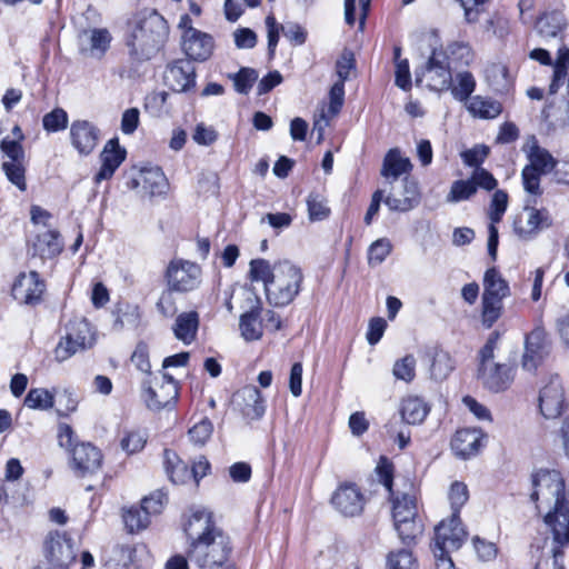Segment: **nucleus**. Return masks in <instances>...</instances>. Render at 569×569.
Segmentation results:
<instances>
[{
  "label": "nucleus",
  "instance_id": "1",
  "mask_svg": "<svg viewBox=\"0 0 569 569\" xmlns=\"http://www.w3.org/2000/svg\"><path fill=\"white\" fill-rule=\"evenodd\" d=\"M184 531L190 539L188 559L201 569L226 568L231 565L230 537L218 528L207 510L194 511Z\"/></svg>",
  "mask_w": 569,
  "mask_h": 569
},
{
  "label": "nucleus",
  "instance_id": "2",
  "mask_svg": "<svg viewBox=\"0 0 569 569\" xmlns=\"http://www.w3.org/2000/svg\"><path fill=\"white\" fill-rule=\"evenodd\" d=\"M249 278L264 284L267 300L274 307L290 305L301 290L303 273L301 269L288 260L270 264L266 259L250 261Z\"/></svg>",
  "mask_w": 569,
  "mask_h": 569
},
{
  "label": "nucleus",
  "instance_id": "3",
  "mask_svg": "<svg viewBox=\"0 0 569 569\" xmlns=\"http://www.w3.org/2000/svg\"><path fill=\"white\" fill-rule=\"evenodd\" d=\"M532 492L530 499L539 502L537 508L545 505L549 508L543 520L552 535V541L560 546L569 545V522H561V498L565 491V480L557 470L540 469L531 476Z\"/></svg>",
  "mask_w": 569,
  "mask_h": 569
},
{
  "label": "nucleus",
  "instance_id": "4",
  "mask_svg": "<svg viewBox=\"0 0 569 569\" xmlns=\"http://www.w3.org/2000/svg\"><path fill=\"white\" fill-rule=\"evenodd\" d=\"M129 27L127 46L131 58L137 61L151 59L163 46L168 36L167 22L156 11L137 12L129 21Z\"/></svg>",
  "mask_w": 569,
  "mask_h": 569
},
{
  "label": "nucleus",
  "instance_id": "5",
  "mask_svg": "<svg viewBox=\"0 0 569 569\" xmlns=\"http://www.w3.org/2000/svg\"><path fill=\"white\" fill-rule=\"evenodd\" d=\"M523 151L528 159V163L521 171L523 189L530 196L539 197L542 194L541 176L552 172L558 164V160L547 149L539 146L535 136L527 141Z\"/></svg>",
  "mask_w": 569,
  "mask_h": 569
},
{
  "label": "nucleus",
  "instance_id": "6",
  "mask_svg": "<svg viewBox=\"0 0 569 569\" xmlns=\"http://www.w3.org/2000/svg\"><path fill=\"white\" fill-rule=\"evenodd\" d=\"M59 445L70 450L71 467L78 477H84L97 472L102 463V453L90 442L73 443V429L67 423L58 427Z\"/></svg>",
  "mask_w": 569,
  "mask_h": 569
},
{
  "label": "nucleus",
  "instance_id": "7",
  "mask_svg": "<svg viewBox=\"0 0 569 569\" xmlns=\"http://www.w3.org/2000/svg\"><path fill=\"white\" fill-rule=\"evenodd\" d=\"M94 342L96 333L89 321L74 317L64 327V335L54 349V358L59 362L66 361L77 352L91 348Z\"/></svg>",
  "mask_w": 569,
  "mask_h": 569
},
{
  "label": "nucleus",
  "instance_id": "8",
  "mask_svg": "<svg viewBox=\"0 0 569 569\" xmlns=\"http://www.w3.org/2000/svg\"><path fill=\"white\" fill-rule=\"evenodd\" d=\"M510 295L507 280L496 268H490L483 276L482 325L491 328L502 313V300Z\"/></svg>",
  "mask_w": 569,
  "mask_h": 569
},
{
  "label": "nucleus",
  "instance_id": "9",
  "mask_svg": "<svg viewBox=\"0 0 569 569\" xmlns=\"http://www.w3.org/2000/svg\"><path fill=\"white\" fill-rule=\"evenodd\" d=\"M164 278L170 291L186 293L200 287L202 270L189 260L173 259L167 267Z\"/></svg>",
  "mask_w": 569,
  "mask_h": 569
},
{
  "label": "nucleus",
  "instance_id": "10",
  "mask_svg": "<svg viewBox=\"0 0 569 569\" xmlns=\"http://www.w3.org/2000/svg\"><path fill=\"white\" fill-rule=\"evenodd\" d=\"M497 184L498 181L491 172L485 168H478L468 179L453 181L446 200L450 203L466 201L473 197L478 189L492 191Z\"/></svg>",
  "mask_w": 569,
  "mask_h": 569
},
{
  "label": "nucleus",
  "instance_id": "11",
  "mask_svg": "<svg viewBox=\"0 0 569 569\" xmlns=\"http://www.w3.org/2000/svg\"><path fill=\"white\" fill-rule=\"evenodd\" d=\"M467 539V531L462 527L460 517L455 515L448 520L441 521L435 528L433 555L442 556L443 552L458 550Z\"/></svg>",
  "mask_w": 569,
  "mask_h": 569
},
{
  "label": "nucleus",
  "instance_id": "12",
  "mask_svg": "<svg viewBox=\"0 0 569 569\" xmlns=\"http://www.w3.org/2000/svg\"><path fill=\"white\" fill-rule=\"evenodd\" d=\"M0 150L8 158V160L2 163V170L6 177L19 190L24 191L27 189L26 154L22 144L19 141L6 137L0 142Z\"/></svg>",
  "mask_w": 569,
  "mask_h": 569
},
{
  "label": "nucleus",
  "instance_id": "13",
  "mask_svg": "<svg viewBox=\"0 0 569 569\" xmlns=\"http://www.w3.org/2000/svg\"><path fill=\"white\" fill-rule=\"evenodd\" d=\"M538 407L541 416L546 419H557L566 411L568 403L558 375L551 376L540 388Z\"/></svg>",
  "mask_w": 569,
  "mask_h": 569
},
{
  "label": "nucleus",
  "instance_id": "14",
  "mask_svg": "<svg viewBox=\"0 0 569 569\" xmlns=\"http://www.w3.org/2000/svg\"><path fill=\"white\" fill-rule=\"evenodd\" d=\"M550 340L542 326H537L525 340V352L522 356V368L527 371H535L542 363L550 352Z\"/></svg>",
  "mask_w": 569,
  "mask_h": 569
},
{
  "label": "nucleus",
  "instance_id": "15",
  "mask_svg": "<svg viewBox=\"0 0 569 569\" xmlns=\"http://www.w3.org/2000/svg\"><path fill=\"white\" fill-rule=\"evenodd\" d=\"M44 557L54 569H68L76 560L70 539L58 531L50 532L44 541Z\"/></svg>",
  "mask_w": 569,
  "mask_h": 569
},
{
  "label": "nucleus",
  "instance_id": "16",
  "mask_svg": "<svg viewBox=\"0 0 569 569\" xmlns=\"http://www.w3.org/2000/svg\"><path fill=\"white\" fill-rule=\"evenodd\" d=\"M528 203H531L528 200ZM552 219L547 209H537L527 204L523 213L513 221V230L521 239H530L540 230L549 228Z\"/></svg>",
  "mask_w": 569,
  "mask_h": 569
},
{
  "label": "nucleus",
  "instance_id": "17",
  "mask_svg": "<svg viewBox=\"0 0 569 569\" xmlns=\"http://www.w3.org/2000/svg\"><path fill=\"white\" fill-rule=\"evenodd\" d=\"M331 503L342 516L356 517L362 513L366 500L356 483L346 482L333 492Z\"/></svg>",
  "mask_w": 569,
  "mask_h": 569
},
{
  "label": "nucleus",
  "instance_id": "18",
  "mask_svg": "<svg viewBox=\"0 0 569 569\" xmlns=\"http://www.w3.org/2000/svg\"><path fill=\"white\" fill-rule=\"evenodd\" d=\"M181 47L188 60L203 62L213 53V37L200 30L182 32Z\"/></svg>",
  "mask_w": 569,
  "mask_h": 569
},
{
  "label": "nucleus",
  "instance_id": "19",
  "mask_svg": "<svg viewBox=\"0 0 569 569\" xmlns=\"http://www.w3.org/2000/svg\"><path fill=\"white\" fill-rule=\"evenodd\" d=\"M178 382L169 373L162 375V382L156 387H148L144 390V401L147 407L153 411L174 405L178 400Z\"/></svg>",
  "mask_w": 569,
  "mask_h": 569
},
{
  "label": "nucleus",
  "instance_id": "20",
  "mask_svg": "<svg viewBox=\"0 0 569 569\" xmlns=\"http://www.w3.org/2000/svg\"><path fill=\"white\" fill-rule=\"evenodd\" d=\"M44 288V282L37 271L23 272L13 282L12 297L20 303L34 306L41 301Z\"/></svg>",
  "mask_w": 569,
  "mask_h": 569
},
{
  "label": "nucleus",
  "instance_id": "21",
  "mask_svg": "<svg viewBox=\"0 0 569 569\" xmlns=\"http://www.w3.org/2000/svg\"><path fill=\"white\" fill-rule=\"evenodd\" d=\"M164 81L174 92H186L196 86V68L190 60H176L167 67Z\"/></svg>",
  "mask_w": 569,
  "mask_h": 569
},
{
  "label": "nucleus",
  "instance_id": "22",
  "mask_svg": "<svg viewBox=\"0 0 569 569\" xmlns=\"http://www.w3.org/2000/svg\"><path fill=\"white\" fill-rule=\"evenodd\" d=\"M423 76L427 78V86L433 91L447 90L452 83L451 68L436 49L427 61Z\"/></svg>",
  "mask_w": 569,
  "mask_h": 569
},
{
  "label": "nucleus",
  "instance_id": "23",
  "mask_svg": "<svg viewBox=\"0 0 569 569\" xmlns=\"http://www.w3.org/2000/svg\"><path fill=\"white\" fill-rule=\"evenodd\" d=\"M99 136V129L88 120H76L71 123V144L80 154H90L98 144Z\"/></svg>",
  "mask_w": 569,
  "mask_h": 569
},
{
  "label": "nucleus",
  "instance_id": "24",
  "mask_svg": "<svg viewBox=\"0 0 569 569\" xmlns=\"http://www.w3.org/2000/svg\"><path fill=\"white\" fill-rule=\"evenodd\" d=\"M478 372L482 385L492 392L507 390L515 378V368L506 363H492Z\"/></svg>",
  "mask_w": 569,
  "mask_h": 569
},
{
  "label": "nucleus",
  "instance_id": "25",
  "mask_svg": "<svg viewBox=\"0 0 569 569\" xmlns=\"http://www.w3.org/2000/svg\"><path fill=\"white\" fill-rule=\"evenodd\" d=\"M485 435L478 428H462L457 430L452 440L451 449L456 456L467 459L476 456L483 446Z\"/></svg>",
  "mask_w": 569,
  "mask_h": 569
},
{
  "label": "nucleus",
  "instance_id": "26",
  "mask_svg": "<svg viewBox=\"0 0 569 569\" xmlns=\"http://www.w3.org/2000/svg\"><path fill=\"white\" fill-rule=\"evenodd\" d=\"M126 150L120 147L119 141L117 138L110 139L102 152H101V168L97 172L94 180L97 182H101L102 180H107L111 178L114 173V171L119 168V166L126 159Z\"/></svg>",
  "mask_w": 569,
  "mask_h": 569
},
{
  "label": "nucleus",
  "instance_id": "27",
  "mask_svg": "<svg viewBox=\"0 0 569 569\" xmlns=\"http://www.w3.org/2000/svg\"><path fill=\"white\" fill-rule=\"evenodd\" d=\"M142 186V189L151 197L162 196L167 192L169 183L163 171L159 167L142 168L139 178L131 181V188Z\"/></svg>",
  "mask_w": 569,
  "mask_h": 569
},
{
  "label": "nucleus",
  "instance_id": "28",
  "mask_svg": "<svg viewBox=\"0 0 569 569\" xmlns=\"http://www.w3.org/2000/svg\"><path fill=\"white\" fill-rule=\"evenodd\" d=\"M236 402L241 406L243 416L260 419L266 410L264 399L256 386H246L234 395Z\"/></svg>",
  "mask_w": 569,
  "mask_h": 569
},
{
  "label": "nucleus",
  "instance_id": "29",
  "mask_svg": "<svg viewBox=\"0 0 569 569\" xmlns=\"http://www.w3.org/2000/svg\"><path fill=\"white\" fill-rule=\"evenodd\" d=\"M438 53L451 69L467 67L475 59L473 50L467 41H451L443 50H438Z\"/></svg>",
  "mask_w": 569,
  "mask_h": 569
},
{
  "label": "nucleus",
  "instance_id": "30",
  "mask_svg": "<svg viewBox=\"0 0 569 569\" xmlns=\"http://www.w3.org/2000/svg\"><path fill=\"white\" fill-rule=\"evenodd\" d=\"M399 412L403 422L420 425L430 412V406L420 397L408 396L401 400Z\"/></svg>",
  "mask_w": 569,
  "mask_h": 569
},
{
  "label": "nucleus",
  "instance_id": "31",
  "mask_svg": "<svg viewBox=\"0 0 569 569\" xmlns=\"http://www.w3.org/2000/svg\"><path fill=\"white\" fill-rule=\"evenodd\" d=\"M199 315L197 311L180 313L173 323L172 330L174 337L184 345H190L196 340L199 328Z\"/></svg>",
  "mask_w": 569,
  "mask_h": 569
},
{
  "label": "nucleus",
  "instance_id": "32",
  "mask_svg": "<svg viewBox=\"0 0 569 569\" xmlns=\"http://www.w3.org/2000/svg\"><path fill=\"white\" fill-rule=\"evenodd\" d=\"M431 365H430V376L436 381H442L449 377V375L453 371L456 362L451 358L448 351L433 347L428 352Z\"/></svg>",
  "mask_w": 569,
  "mask_h": 569
},
{
  "label": "nucleus",
  "instance_id": "33",
  "mask_svg": "<svg viewBox=\"0 0 569 569\" xmlns=\"http://www.w3.org/2000/svg\"><path fill=\"white\" fill-rule=\"evenodd\" d=\"M567 27V19L562 11L553 10L540 16L536 23L538 33L543 38H556Z\"/></svg>",
  "mask_w": 569,
  "mask_h": 569
},
{
  "label": "nucleus",
  "instance_id": "34",
  "mask_svg": "<svg viewBox=\"0 0 569 569\" xmlns=\"http://www.w3.org/2000/svg\"><path fill=\"white\" fill-rule=\"evenodd\" d=\"M163 465L172 483L183 485L191 480V472L187 463L183 462L174 451L164 449Z\"/></svg>",
  "mask_w": 569,
  "mask_h": 569
},
{
  "label": "nucleus",
  "instance_id": "35",
  "mask_svg": "<svg viewBox=\"0 0 569 569\" xmlns=\"http://www.w3.org/2000/svg\"><path fill=\"white\" fill-rule=\"evenodd\" d=\"M412 164L408 158H403L398 149H391L385 156L381 176L385 178L398 179L401 174L408 173Z\"/></svg>",
  "mask_w": 569,
  "mask_h": 569
},
{
  "label": "nucleus",
  "instance_id": "36",
  "mask_svg": "<svg viewBox=\"0 0 569 569\" xmlns=\"http://www.w3.org/2000/svg\"><path fill=\"white\" fill-rule=\"evenodd\" d=\"M468 111L476 118L495 119L502 112V104L493 99L476 96L468 104Z\"/></svg>",
  "mask_w": 569,
  "mask_h": 569
},
{
  "label": "nucleus",
  "instance_id": "37",
  "mask_svg": "<svg viewBox=\"0 0 569 569\" xmlns=\"http://www.w3.org/2000/svg\"><path fill=\"white\" fill-rule=\"evenodd\" d=\"M241 336L246 341H256L262 337L263 328L259 309H251L241 315L239 321Z\"/></svg>",
  "mask_w": 569,
  "mask_h": 569
},
{
  "label": "nucleus",
  "instance_id": "38",
  "mask_svg": "<svg viewBox=\"0 0 569 569\" xmlns=\"http://www.w3.org/2000/svg\"><path fill=\"white\" fill-rule=\"evenodd\" d=\"M393 521L417 519L418 507L416 497L409 493H402L392 499Z\"/></svg>",
  "mask_w": 569,
  "mask_h": 569
},
{
  "label": "nucleus",
  "instance_id": "39",
  "mask_svg": "<svg viewBox=\"0 0 569 569\" xmlns=\"http://www.w3.org/2000/svg\"><path fill=\"white\" fill-rule=\"evenodd\" d=\"M476 88V80L471 72L462 71L458 72L456 77H452V83L449 89L453 98L458 101H467Z\"/></svg>",
  "mask_w": 569,
  "mask_h": 569
},
{
  "label": "nucleus",
  "instance_id": "40",
  "mask_svg": "<svg viewBox=\"0 0 569 569\" xmlns=\"http://www.w3.org/2000/svg\"><path fill=\"white\" fill-rule=\"evenodd\" d=\"M23 403L29 409L47 411L54 406V393L44 388H32L28 391Z\"/></svg>",
  "mask_w": 569,
  "mask_h": 569
},
{
  "label": "nucleus",
  "instance_id": "41",
  "mask_svg": "<svg viewBox=\"0 0 569 569\" xmlns=\"http://www.w3.org/2000/svg\"><path fill=\"white\" fill-rule=\"evenodd\" d=\"M395 529L402 543L415 545L416 540L423 532V525L420 518L410 520L393 521Z\"/></svg>",
  "mask_w": 569,
  "mask_h": 569
},
{
  "label": "nucleus",
  "instance_id": "42",
  "mask_svg": "<svg viewBox=\"0 0 569 569\" xmlns=\"http://www.w3.org/2000/svg\"><path fill=\"white\" fill-rule=\"evenodd\" d=\"M308 218L311 222L326 220L331 210L326 197L319 192H311L307 198Z\"/></svg>",
  "mask_w": 569,
  "mask_h": 569
},
{
  "label": "nucleus",
  "instance_id": "43",
  "mask_svg": "<svg viewBox=\"0 0 569 569\" xmlns=\"http://www.w3.org/2000/svg\"><path fill=\"white\" fill-rule=\"evenodd\" d=\"M123 521L129 530V532H139L140 530L146 529L149 523L150 519L148 518V515L141 509V507H130L129 509L124 510L123 512Z\"/></svg>",
  "mask_w": 569,
  "mask_h": 569
},
{
  "label": "nucleus",
  "instance_id": "44",
  "mask_svg": "<svg viewBox=\"0 0 569 569\" xmlns=\"http://www.w3.org/2000/svg\"><path fill=\"white\" fill-rule=\"evenodd\" d=\"M387 569H418V561L408 549L389 552Z\"/></svg>",
  "mask_w": 569,
  "mask_h": 569
},
{
  "label": "nucleus",
  "instance_id": "45",
  "mask_svg": "<svg viewBox=\"0 0 569 569\" xmlns=\"http://www.w3.org/2000/svg\"><path fill=\"white\" fill-rule=\"evenodd\" d=\"M90 52L93 57H102L110 47L112 37L108 29H92L90 30Z\"/></svg>",
  "mask_w": 569,
  "mask_h": 569
},
{
  "label": "nucleus",
  "instance_id": "46",
  "mask_svg": "<svg viewBox=\"0 0 569 569\" xmlns=\"http://www.w3.org/2000/svg\"><path fill=\"white\" fill-rule=\"evenodd\" d=\"M396 379L411 382L416 377V359L412 355H406L397 360L392 368Z\"/></svg>",
  "mask_w": 569,
  "mask_h": 569
},
{
  "label": "nucleus",
  "instance_id": "47",
  "mask_svg": "<svg viewBox=\"0 0 569 569\" xmlns=\"http://www.w3.org/2000/svg\"><path fill=\"white\" fill-rule=\"evenodd\" d=\"M507 192L503 190H496L495 193L492 194L488 212L491 223L496 224L501 221L502 216L507 210Z\"/></svg>",
  "mask_w": 569,
  "mask_h": 569
},
{
  "label": "nucleus",
  "instance_id": "48",
  "mask_svg": "<svg viewBox=\"0 0 569 569\" xmlns=\"http://www.w3.org/2000/svg\"><path fill=\"white\" fill-rule=\"evenodd\" d=\"M232 79L236 91L241 94H247L257 81L258 72L251 68H241Z\"/></svg>",
  "mask_w": 569,
  "mask_h": 569
},
{
  "label": "nucleus",
  "instance_id": "49",
  "mask_svg": "<svg viewBox=\"0 0 569 569\" xmlns=\"http://www.w3.org/2000/svg\"><path fill=\"white\" fill-rule=\"evenodd\" d=\"M42 126L48 132L64 130L68 126V114L61 108H56L42 119Z\"/></svg>",
  "mask_w": 569,
  "mask_h": 569
},
{
  "label": "nucleus",
  "instance_id": "50",
  "mask_svg": "<svg viewBox=\"0 0 569 569\" xmlns=\"http://www.w3.org/2000/svg\"><path fill=\"white\" fill-rule=\"evenodd\" d=\"M38 241L40 246H43V253L49 257L59 254L62 251V242L60 240V233L57 230H47L39 234Z\"/></svg>",
  "mask_w": 569,
  "mask_h": 569
},
{
  "label": "nucleus",
  "instance_id": "51",
  "mask_svg": "<svg viewBox=\"0 0 569 569\" xmlns=\"http://www.w3.org/2000/svg\"><path fill=\"white\" fill-rule=\"evenodd\" d=\"M469 492L463 482L456 481L451 485L449 490V500L452 509L451 516H459L460 509L468 501Z\"/></svg>",
  "mask_w": 569,
  "mask_h": 569
},
{
  "label": "nucleus",
  "instance_id": "52",
  "mask_svg": "<svg viewBox=\"0 0 569 569\" xmlns=\"http://www.w3.org/2000/svg\"><path fill=\"white\" fill-rule=\"evenodd\" d=\"M489 147L485 144H477L471 149L461 152V159L468 167H475V169L482 168L481 164L489 154Z\"/></svg>",
  "mask_w": 569,
  "mask_h": 569
},
{
  "label": "nucleus",
  "instance_id": "53",
  "mask_svg": "<svg viewBox=\"0 0 569 569\" xmlns=\"http://www.w3.org/2000/svg\"><path fill=\"white\" fill-rule=\"evenodd\" d=\"M147 442V435L139 430L128 431L121 439V448L127 453L132 455L144 448Z\"/></svg>",
  "mask_w": 569,
  "mask_h": 569
},
{
  "label": "nucleus",
  "instance_id": "54",
  "mask_svg": "<svg viewBox=\"0 0 569 569\" xmlns=\"http://www.w3.org/2000/svg\"><path fill=\"white\" fill-rule=\"evenodd\" d=\"M167 501V496L163 491L157 490L152 492L150 496L144 497L141 501V509L148 515V518L150 519V516L158 515L162 511L163 506Z\"/></svg>",
  "mask_w": 569,
  "mask_h": 569
},
{
  "label": "nucleus",
  "instance_id": "55",
  "mask_svg": "<svg viewBox=\"0 0 569 569\" xmlns=\"http://www.w3.org/2000/svg\"><path fill=\"white\" fill-rule=\"evenodd\" d=\"M212 431L213 426L211 421L204 418L190 428L188 435L193 443L202 446L211 437Z\"/></svg>",
  "mask_w": 569,
  "mask_h": 569
},
{
  "label": "nucleus",
  "instance_id": "56",
  "mask_svg": "<svg viewBox=\"0 0 569 569\" xmlns=\"http://www.w3.org/2000/svg\"><path fill=\"white\" fill-rule=\"evenodd\" d=\"M392 246L388 239H378L369 247V263L380 264L391 252Z\"/></svg>",
  "mask_w": 569,
  "mask_h": 569
},
{
  "label": "nucleus",
  "instance_id": "57",
  "mask_svg": "<svg viewBox=\"0 0 569 569\" xmlns=\"http://www.w3.org/2000/svg\"><path fill=\"white\" fill-rule=\"evenodd\" d=\"M140 310L137 306L126 305L124 308H120L116 319V325L120 328L126 326L136 328L140 322Z\"/></svg>",
  "mask_w": 569,
  "mask_h": 569
},
{
  "label": "nucleus",
  "instance_id": "58",
  "mask_svg": "<svg viewBox=\"0 0 569 569\" xmlns=\"http://www.w3.org/2000/svg\"><path fill=\"white\" fill-rule=\"evenodd\" d=\"M345 101V83L342 81H337L333 83L329 91V106H328V113L330 117H336Z\"/></svg>",
  "mask_w": 569,
  "mask_h": 569
},
{
  "label": "nucleus",
  "instance_id": "59",
  "mask_svg": "<svg viewBox=\"0 0 569 569\" xmlns=\"http://www.w3.org/2000/svg\"><path fill=\"white\" fill-rule=\"evenodd\" d=\"M499 338H500V335L498 331H493L489 336L487 342L479 351V358H480L479 369H483L485 367H489L493 363L492 360L495 358V350L497 348Z\"/></svg>",
  "mask_w": 569,
  "mask_h": 569
},
{
  "label": "nucleus",
  "instance_id": "60",
  "mask_svg": "<svg viewBox=\"0 0 569 569\" xmlns=\"http://www.w3.org/2000/svg\"><path fill=\"white\" fill-rule=\"evenodd\" d=\"M356 68V59L351 51L345 50L341 57L338 59L336 63V71L339 77V81L342 83L349 79L351 70Z\"/></svg>",
  "mask_w": 569,
  "mask_h": 569
},
{
  "label": "nucleus",
  "instance_id": "61",
  "mask_svg": "<svg viewBox=\"0 0 569 569\" xmlns=\"http://www.w3.org/2000/svg\"><path fill=\"white\" fill-rule=\"evenodd\" d=\"M473 548L482 561H490L497 557L498 548L496 543L486 541L478 536L472 539Z\"/></svg>",
  "mask_w": 569,
  "mask_h": 569
},
{
  "label": "nucleus",
  "instance_id": "62",
  "mask_svg": "<svg viewBox=\"0 0 569 569\" xmlns=\"http://www.w3.org/2000/svg\"><path fill=\"white\" fill-rule=\"evenodd\" d=\"M234 43L239 49H251L257 44V34L249 28H239L233 33Z\"/></svg>",
  "mask_w": 569,
  "mask_h": 569
},
{
  "label": "nucleus",
  "instance_id": "63",
  "mask_svg": "<svg viewBox=\"0 0 569 569\" xmlns=\"http://www.w3.org/2000/svg\"><path fill=\"white\" fill-rule=\"evenodd\" d=\"M140 121V112L137 108L127 109L121 117V131L124 134H132Z\"/></svg>",
  "mask_w": 569,
  "mask_h": 569
},
{
  "label": "nucleus",
  "instance_id": "64",
  "mask_svg": "<svg viewBox=\"0 0 569 569\" xmlns=\"http://www.w3.org/2000/svg\"><path fill=\"white\" fill-rule=\"evenodd\" d=\"M555 329L563 346L569 349V310L555 319Z\"/></svg>",
  "mask_w": 569,
  "mask_h": 569
}]
</instances>
